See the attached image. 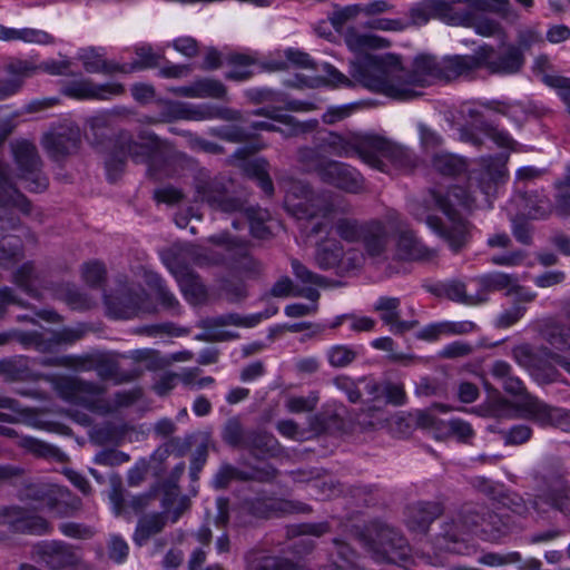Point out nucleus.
Instances as JSON below:
<instances>
[{
  "label": "nucleus",
  "mask_w": 570,
  "mask_h": 570,
  "mask_svg": "<svg viewBox=\"0 0 570 570\" xmlns=\"http://www.w3.org/2000/svg\"><path fill=\"white\" fill-rule=\"evenodd\" d=\"M489 137L499 147L514 149L515 142L510 135L503 130L491 129Z\"/></svg>",
  "instance_id": "nucleus-59"
},
{
  "label": "nucleus",
  "mask_w": 570,
  "mask_h": 570,
  "mask_svg": "<svg viewBox=\"0 0 570 570\" xmlns=\"http://www.w3.org/2000/svg\"><path fill=\"white\" fill-rule=\"evenodd\" d=\"M433 9H434V6L432 2H425V3L414 7L411 10L412 22L415 24L425 23L430 19V17L433 12Z\"/></svg>",
  "instance_id": "nucleus-49"
},
{
  "label": "nucleus",
  "mask_w": 570,
  "mask_h": 570,
  "mask_svg": "<svg viewBox=\"0 0 570 570\" xmlns=\"http://www.w3.org/2000/svg\"><path fill=\"white\" fill-rule=\"evenodd\" d=\"M189 501H164L161 513L165 517L166 522H176L180 515L188 510Z\"/></svg>",
  "instance_id": "nucleus-41"
},
{
  "label": "nucleus",
  "mask_w": 570,
  "mask_h": 570,
  "mask_svg": "<svg viewBox=\"0 0 570 570\" xmlns=\"http://www.w3.org/2000/svg\"><path fill=\"white\" fill-rule=\"evenodd\" d=\"M471 327H472V324H470V323H460V324H454V323H449V322L436 323V324H432V325L425 327L422 332V336L426 340H434L441 334L464 333V332H468Z\"/></svg>",
  "instance_id": "nucleus-32"
},
{
  "label": "nucleus",
  "mask_w": 570,
  "mask_h": 570,
  "mask_svg": "<svg viewBox=\"0 0 570 570\" xmlns=\"http://www.w3.org/2000/svg\"><path fill=\"white\" fill-rule=\"evenodd\" d=\"M33 273V267L30 264H24L19 268L16 273L14 281L17 284L21 287H23L27 292H31V287L29 284V281L31 278V275Z\"/></svg>",
  "instance_id": "nucleus-60"
},
{
  "label": "nucleus",
  "mask_w": 570,
  "mask_h": 570,
  "mask_svg": "<svg viewBox=\"0 0 570 570\" xmlns=\"http://www.w3.org/2000/svg\"><path fill=\"white\" fill-rule=\"evenodd\" d=\"M473 28L476 33L484 37L493 36L499 30L498 26L490 19H480L475 21Z\"/></svg>",
  "instance_id": "nucleus-63"
},
{
  "label": "nucleus",
  "mask_w": 570,
  "mask_h": 570,
  "mask_svg": "<svg viewBox=\"0 0 570 570\" xmlns=\"http://www.w3.org/2000/svg\"><path fill=\"white\" fill-rule=\"evenodd\" d=\"M173 47L186 57H191L197 52V43L189 37H181L174 40Z\"/></svg>",
  "instance_id": "nucleus-52"
},
{
  "label": "nucleus",
  "mask_w": 570,
  "mask_h": 570,
  "mask_svg": "<svg viewBox=\"0 0 570 570\" xmlns=\"http://www.w3.org/2000/svg\"><path fill=\"white\" fill-rule=\"evenodd\" d=\"M48 510L55 518H69L81 510V501H48Z\"/></svg>",
  "instance_id": "nucleus-37"
},
{
  "label": "nucleus",
  "mask_w": 570,
  "mask_h": 570,
  "mask_svg": "<svg viewBox=\"0 0 570 570\" xmlns=\"http://www.w3.org/2000/svg\"><path fill=\"white\" fill-rule=\"evenodd\" d=\"M253 166L256 168L254 175L256 176L258 185L265 193L271 194L273 185L265 173V164L263 161H255Z\"/></svg>",
  "instance_id": "nucleus-58"
},
{
  "label": "nucleus",
  "mask_w": 570,
  "mask_h": 570,
  "mask_svg": "<svg viewBox=\"0 0 570 570\" xmlns=\"http://www.w3.org/2000/svg\"><path fill=\"white\" fill-rule=\"evenodd\" d=\"M570 38V29L563 24L551 26L547 31V39L551 43H560Z\"/></svg>",
  "instance_id": "nucleus-54"
},
{
  "label": "nucleus",
  "mask_w": 570,
  "mask_h": 570,
  "mask_svg": "<svg viewBox=\"0 0 570 570\" xmlns=\"http://www.w3.org/2000/svg\"><path fill=\"white\" fill-rule=\"evenodd\" d=\"M550 344L560 352L570 351V337L568 331L560 330L558 334H552Z\"/></svg>",
  "instance_id": "nucleus-61"
},
{
  "label": "nucleus",
  "mask_w": 570,
  "mask_h": 570,
  "mask_svg": "<svg viewBox=\"0 0 570 570\" xmlns=\"http://www.w3.org/2000/svg\"><path fill=\"white\" fill-rule=\"evenodd\" d=\"M462 193L460 188H454L444 198L434 191L428 204L417 205L413 209V215L419 220H424L432 230L448 238L453 249H458L465 240V226L459 217L458 207L471 209L490 205V187H481L471 198L463 196Z\"/></svg>",
  "instance_id": "nucleus-4"
},
{
  "label": "nucleus",
  "mask_w": 570,
  "mask_h": 570,
  "mask_svg": "<svg viewBox=\"0 0 570 570\" xmlns=\"http://www.w3.org/2000/svg\"><path fill=\"white\" fill-rule=\"evenodd\" d=\"M330 527L326 522L321 523H301L296 525H292L287 528V537L288 538H298L291 546V550L294 554L298 557L306 556L311 553L315 548V542L313 539L307 538L306 535H313L316 538L322 537L327 533Z\"/></svg>",
  "instance_id": "nucleus-16"
},
{
  "label": "nucleus",
  "mask_w": 570,
  "mask_h": 570,
  "mask_svg": "<svg viewBox=\"0 0 570 570\" xmlns=\"http://www.w3.org/2000/svg\"><path fill=\"white\" fill-rule=\"evenodd\" d=\"M230 69L226 73V77L232 80H244L248 78L253 72V61L243 56L235 55L229 59Z\"/></svg>",
  "instance_id": "nucleus-30"
},
{
  "label": "nucleus",
  "mask_w": 570,
  "mask_h": 570,
  "mask_svg": "<svg viewBox=\"0 0 570 570\" xmlns=\"http://www.w3.org/2000/svg\"><path fill=\"white\" fill-rule=\"evenodd\" d=\"M170 273L175 276L186 299L191 304H198L205 296L203 285L185 266H176L168 263Z\"/></svg>",
  "instance_id": "nucleus-18"
},
{
  "label": "nucleus",
  "mask_w": 570,
  "mask_h": 570,
  "mask_svg": "<svg viewBox=\"0 0 570 570\" xmlns=\"http://www.w3.org/2000/svg\"><path fill=\"white\" fill-rule=\"evenodd\" d=\"M355 109L354 105H343L337 107H331L324 114L323 119L327 124H334L348 117Z\"/></svg>",
  "instance_id": "nucleus-45"
},
{
  "label": "nucleus",
  "mask_w": 570,
  "mask_h": 570,
  "mask_svg": "<svg viewBox=\"0 0 570 570\" xmlns=\"http://www.w3.org/2000/svg\"><path fill=\"white\" fill-rule=\"evenodd\" d=\"M483 281L487 286L495 289H508V294L512 296L514 305L504 311L498 318V324L500 326H511L515 322H518L524 314V306L522 303L530 302L533 299L534 295L522 287H519L514 284V282L503 273H493L485 275Z\"/></svg>",
  "instance_id": "nucleus-7"
},
{
  "label": "nucleus",
  "mask_w": 570,
  "mask_h": 570,
  "mask_svg": "<svg viewBox=\"0 0 570 570\" xmlns=\"http://www.w3.org/2000/svg\"><path fill=\"white\" fill-rule=\"evenodd\" d=\"M112 511L117 517L131 520L145 511L148 501H112Z\"/></svg>",
  "instance_id": "nucleus-36"
},
{
  "label": "nucleus",
  "mask_w": 570,
  "mask_h": 570,
  "mask_svg": "<svg viewBox=\"0 0 570 570\" xmlns=\"http://www.w3.org/2000/svg\"><path fill=\"white\" fill-rule=\"evenodd\" d=\"M316 397L315 396H297L292 397L287 402V407L291 412H306L313 410V407L316 404Z\"/></svg>",
  "instance_id": "nucleus-47"
},
{
  "label": "nucleus",
  "mask_w": 570,
  "mask_h": 570,
  "mask_svg": "<svg viewBox=\"0 0 570 570\" xmlns=\"http://www.w3.org/2000/svg\"><path fill=\"white\" fill-rule=\"evenodd\" d=\"M540 35L534 30H525L519 37V47L502 45L498 50L482 46L475 53V63L494 73L510 75L518 72L523 65L522 51L541 42Z\"/></svg>",
  "instance_id": "nucleus-5"
},
{
  "label": "nucleus",
  "mask_w": 570,
  "mask_h": 570,
  "mask_svg": "<svg viewBox=\"0 0 570 570\" xmlns=\"http://www.w3.org/2000/svg\"><path fill=\"white\" fill-rule=\"evenodd\" d=\"M249 223L250 233L257 238H264L269 234L271 226L266 225L268 213L263 209H247L245 213Z\"/></svg>",
  "instance_id": "nucleus-29"
},
{
  "label": "nucleus",
  "mask_w": 570,
  "mask_h": 570,
  "mask_svg": "<svg viewBox=\"0 0 570 570\" xmlns=\"http://www.w3.org/2000/svg\"><path fill=\"white\" fill-rule=\"evenodd\" d=\"M78 138V128L71 121H66L50 129L45 135L42 145L51 157L59 158L76 148Z\"/></svg>",
  "instance_id": "nucleus-13"
},
{
  "label": "nucleus",
  "mask_w": 570,
  "mask_h": 570,
  "mask_svg": "<svg viewBox=\"0 0 570 570\" xmlns=\"http://www.w3.org/2000/svg\"><path fill=\"white\" fill-rule=\"evenodd\" d=\"M136 53L138 57V61L136 62V65L139 68L153 66L159 58V55L155 53L149 45H141L137 47Z\"/></svg>",
  "instance_id": "nucleus-46"
},
{
  "label": "nucleus",
  "mask_w": 570,
  "mask_h": 570,
  "mask_svg": "<svg viewBox=\"0 0 570 570\" xmlns=\"http://www.w3.org/2000/svg\"><path fill=\"white\" fill-rule=\"evenodd\" d=\"M492 501L488 507L478 501L465 502L456 518L451 523V529L445 530V537L458 541L466 532H480L495 539L507 533L514 524L515 517H525L531 509L539 511V501Z\"/></svg>",
  "instance_id": "nucleus-3"
},
{
  "label": "nucleus",
  "mask_w": 570,
  "mask_h": 570,
  "mask_svg": "<svg viewBox=\"0 0 570 570\" xmlns=\"http://www.w3.org/2000/svg\"><path fill=\"white\" fill-rule=\"evenodd\" d=\"M370 537L380 553L389 562H396L407 558L409 547L406 539L395 528L384 522H373L368 529Z\"/></svg>",
  "instance_id": "nucleus-9"
},
{
  "label": "nucleus",
  "mask_w": 570,
  "mask_h": 570,
  "mask_svg": "<svg viewBox=\"0 0 570 570\" xmlns=\"http://www.w3.org/2000/svg\"><path fill=\"white\" fill-rule=\"evenodd\" d=\"M387 8V3L384 1H374L365 6L364 8H361L358 6L353 7H346L342 9L341 11L336 12L334 17L332 18L333 23L336 26L341 23L344 20L351 19L355 16H357L361 11H364L365 13L372 14V13H379L385 11Z\"/></svg>",
  "instance_id": "nucleus-28"
},
{
  "label": "nucleus",
  "mask_w": 570,
  "mask_h": 570,
  "mask_svg": "<svg viewBox=\"0 0 570 570\" xmlns=\"http://www.w3.org/2000/svg\"><path fill=\"white\" fill-rule=\"evenodd\" d=\"M178 92L187 97H223L225 94L224 86L215 80L204 79L195 82L189 87H181Z\"/></svg>",
  "instance_id": "nucleus-24"
},
{
  "label": "nucleus",
  "mask_w": 570,
  "mask_h": 570,
  "mask_svg": "<svg viewBox=\"0 0 570 570\" xmlns=\"http://www.w3.org/2000/svg\"><path fill=\"white\" fill-rule=\"evenodd\" d=\"M519 560H520V556L517 552L508 554V556H501L499 553L489 552V553L483 554L479 559V562L481 564L489 566V567H498V566H503V564L519 561Z\"/></svg>",
  "instance_id": "nucleus-43"
},
{
  "label": "nucleus",
  "mask_w": 570,
  "mask_h": 570,
  "mask_svg": "<svg viewBox=\"0 0 570 570\" xmlns=\"http://www.w3.org/2000/svg\"><path fill=\"white\" fill-rule=\"evenodd\" d=\"M285 57L287 58L288 63L299 67H311L312 60L309 56L305 52H302L296 49H286Z\"/></svg>",
  "instance_id": "nucleus-56"
},
{
  "label": "nucleus",
  "mask_w": 570,
  "mask_h": 570,
  "mask_svg": "<svg viewBox=\"0 0 570 570\" xmlns=\"http://www.w3.org/2000/svg\"><path fill=\"white\" fill-rule=\"evenodd\" d=\"M256 129L261 130H276L284 135H295L305 130L303 124L294 121L292 117L274 118L269 121H261L255 125Z\"/></svg>",
  "instance_id": "nucleus-26"
},
{
  "label": "nucleus",
  "mask_w": 570,
  "mask_h": 570,
  "mask_svg": "<svg viewBox=\"0 0 570 570\" xmlns=\"http://www.w3.org/2000/svg\"><path fill=\"white\" fill-rule=\"evenodd\" d=\"M347 47L356 55L350 73L365 88L387 97L407 100L420 95L424 81L404 69L399 57L390 53L374 55L373 49L385 46V41L372 33L351 31L346 35Z\"/></svg>",
  "instance_id": "nucleus-2"
},
{
  "label": "nucleus",
  "mask_w": 570,
  "mask_h": 570,
  "mask_svg": "<svg viewBox=\"0 0 570 570\" xmlns=\"http://www.w3.org/2000/svg\"><path fill=\"white\" fill-rule=\"evenodd\" d=\"M106 307L115 318H129L140 312L137 299L129 295L107 296Z\"/></svg>",
  "instance_id": "nucleus-22"
},
{
  "label": "nucleus",
  "mask_w": 570,
  "mask_h": 570,
  "mask_svg": "<svg viewBox=\"0 0 570 570\" xmlns=\"http://www.w3.org/2000/svg\"><path fill=\"white\" fill-rule=\"evenodd\" d=\"M334 551L332 553H336L337 558L344 562L354 563L356 558V552L344 541L338 539L333 540Z\"/></svg>",
  "instance_id": "nucleus-48"
},
{
  "label": "nucleus",
  "mask_w": 570,
  "mask_h": 570,
  "mask_svg": "<svg viewBox=\"0 0 570 570\" xmlns=\"http://www.w3.org/2000/svg\"><path fill=\"white\" fill-rule=\"evenodd\" d=\"M59 530L63 535L78 540H89L96 534L95 528L77 522H63Z\"/></svg>",
  "instance_id": "nucleus-35"
},
{
  "label": "nucleus",
  "mask_w": 570,
  "mask_h": 570,
  "mask_svg": "<svg viewBox=\"0 0 570 570\" xmlns=\"http://www.w3.org/2000/svg\"><path fill=\"white\" fill-rule=\"evenodd\" d=\"M11 205L23 214H27L29 210L28 200L12 188L7 177L0 174V207L7 208Z\"/></svg>",
  "instance_id": "nucleus-25"
},
{
  "label": "nucleus",
  "mask_w": 570,
  "mask_h": 570,
  "mask_svg": "<svg viewBox=\"0 0 570 570\" xmlns=\"http://www.w3.org/2000/svg\"><path fill=\"white\" fill-rule=\"evenodd\" d=\"M354 358V353L346 346H335L328 352V361L334 366H345Z\"/></svg>",
  "instance_id": "nucleus-42"
},
{
  "label": "nucleus",
  "mask_w": 570,
  "mask_h": 570,
  "mask_svg": "<svg viewBox=\"0 0 570 570\" xmlns=\"http://www.w3.org/2000/svg\"><path fill=\"white\" fill-rule=\"evenodd\" d=\"M347 324L351 331L354 332H370L375 326V321L365 315L350 314Z\"/></svg>",
  "instance_id": "nucleus-44"
},
{
  "label": "nucleus",
  "mask_w": 570,
  "mask_h": 570,
  "mask_svg": "<svg viewBox=\"0 0 570 570\" xmlns=\"http://www.w3.org/2000/svg\"><path fill=\"white\" fill-rule=\"evenodd\" d=\"M108 557L116 563L126 561L129 553V546L119 534H111L107 542Z\"/></svg>",
  "instance_id": "nucleus-33"
},
{
  "label": "nucleus",
  "mask_w": 570,
  "mask_h": 570,
  "mask_svg": "<svg viewBox=\"0 0 570 570\" xmlns=\"http://www.w3.org/2000/svg\"><path fill=\"white\" fill-rule=\"evenodd\" d=\"M317 170L323 179L342 189L355 191L360 188L358 174L342 163L327 161L321 164Z\"/></svg>",
  "instance_id": "nucleus-17"
},
{
  "label": "nucleus",
  "mask_w": 570,
  "mask_h": 570,
  "mask_svg": "<svg viewBox=\"0 0 570 570\" xmlns=\"http://www.w3.org/2000/svg\"><path fill=\"white\" fill-rule=\"evenodd\" d=\"M32 70V67L27 62H20L16 69L19 73L14 76L7 85L0 86V99H4L18 91L22 83V77L28 76Z\"/></svg>",
  "instance_id": "nucleus-38"
},
{
  "label": "nucleus",
  "mask_w": 570,
  "mask_h": 570,
  "mask_svg": "<svg viewBox=\"0 0 570 570\" xmlns=\"http://www.w3.org/2000/svg\"><path fill=\"white\" fill-rule=\"evenodd\" d=\"M121 91L122 87L118 83L95 86L88 81L73 83L67 89V94L77 99H108Z\"/></svg>",
  "instance_id": "nucleus-19"
},
{
  "label": "nucleus",
  "mask_w": 570,
  "mask_h": 570,
  "mask_svg": "<svg viewBox=\"0 0 570 570\" xmlns=\"http://www.w3.org/2000/svg\"><path fill=\"white\" fill-rule=\"evenodd\" d=\"M0 40H21L27 43L46 45L51 41V37L47 32L38 29H12L0 26Z\"/></svg>",
  "instance_id": "nucleus-23"
},
{
  "label": "nucleus",
  "mask_w": 570,
  "mask_h": 570,
  "mask_svg": "<svg viewBox=\"0 0 570 570\" xmlns=\"http://www.w3.org/2000/svg\"><path fill=\"white\" fill-rule=\"evenodd\" d=\"M16 163L19 167L21 184L31 191H41L47 187V178L38 169L35 147L28 141H20L13 147Z\"/></svg>",
  "instance_id": "nucleus-10"
},
{
  "label": "nucleus",
  "mask_w": 570,
  "mask_h": 570,
  "mask_svg": "<svg viewBox=\"0 0 570 570\" xmlns=\"http://www.w3.org/2000/svg\"><path fill=\"white\" fill-rule=\"evenodd\" d=\"M104 266L98 262L88 263L83 267V276L88 283H98L104 276Z\"/></svg>",
  "instance_id": "nucleus-55"
},
{
  "label": "nucleus",
  "mask_w": 570,
  "mask_h": 570,
  "mask_svg": "<svg viewBox=\"0 0 570 570\" xmlns=\"http://www.w3.org/2000/svg\"><path fill=\"white\" fill-rule=\"evenodd\" d=\"M135 100L139 102H148L154 98V89L145 83H137L131 89Z\"/></svg>",
  "instance_id": "nucleus-64"
},
{
  "label": "nucleus",
  "mask_w": 570,
  "mask_h": 570,
  "mask_svg": "<svg viewBox=\"0 0 570 570\" xmlns=\"http://www.w3.org/2000/svg\"><path fill=\"white\" fill-rule=\"evenodd\" d=\"M37 554L50 570H92L83 561L78 548L63 541H45L37 546Z\"/></svg>",
  "instance_id": "nucleus-6"
},
{
  "label": "nucleus",
  "mask_w": 570,
  "mask_h": 570,
  "mask_svg": "<svg viewBox=\"0 0 570 570\" xmlns=\"http://www.w3.org/2000/svg\"><path fill=\"white\" fill-rule=\"evenodd\" d=\"M421 144L424 148H433L441 141L439 135L423 124L417 126Z\"/></svg>",
  "instance_id": "nucleus-50"
},
{
  "label": "nucleus",
  "mask_w": 570,
  "mask_h": 570,
  "mask_svg": "<svg viewBox=\"0 0 570 570\" xmlns=\"http://www.w3.org/2000/svg\"><path fill=\"white\" fill-rule=\"evenodd\" d=\"M216 115V111L208 107H199V108H186L180 111V116L186 119L191 120H203L213 118Z\"/></svg>",
  "instance_id": "nucleus-51"
},
{
  "label": "nucleus",
  "mask_w": 570,
  "mask_h": 570,
  "mask_svg": "<svg viewBox=\"0 0 570 570\" xmlns=\"http://www.w3.org/2000/svg\"><path fill=\"white\" fill-rule=\"evenodd\" d=\"M400 301L394 297H380L374 304V311H376L381 320L391 326L393 331H404L412 326L411 323L400 322Z\"/></svg>",
  "instance_id": "nucleus-20"
},
{
  "label": "nucleus",
  "mask_w": 570,
  "mask_h": 570,
  "mask_svg": "<svg viewBox=\"0 0 570 570\" xmlns=\"http://www.w3.org/2000/svg\"><path fill=\"white\" fill-rule=\"evenodd\" d=\"M323 70L325 72L324 78H314L308 83H306V86L318 87L321 85H325L333 88L351 86V80L334 67L325 63L323 65Z\"/></svg>",
  "instance_id": "nucleus-27"
},
{
  "label": "nucleus",
  "mask_w": 570,
  "mask_h": 570,
  "mask_svg": "<svg viewBox=\"0 0 570 570\" xmlns=\"http://www.w3.org/2000/svg\"><path fill=\"white\" fill-rule=\"evenodd\" d=\"M0 524L9 527L13 532L41 535L50 530L49 522L33 511L18 505L0 509Z\"/></svg>",
  "instance_id": "nucleus-11"
},
{
  "label": "nucleus",
  "mask_w": 570,
  "mask_h": 570,
  "mask_svg": "<svg viewBox=\"0 0 570 570\" xmlns=\"http://www.w3.org/2000/svg\"><path fill=\"white\" fill-rule=\"evenodd\" d=\"M292 267L295 276L305 285V287L299 292V295L305 296L311 301L309 304L297 303L286 307L287 316L299 317L307 315L316 309L315 302L318 297L317 287L322 286V278L309 272L297 261L292 262Z\"/></svg>",
  "instance_id": "nucleus-12"
},
{
  "label": "nucleus",
  "mask_w": 570,
  "mask_h": 570,
  "mask_svg": "<svg viewBox=\"0 0 570 570\" xmlns=\"http://www.w3.org/2000/svg\"><path fill=\"white\" fill-rule=\"evenodd\" d=\"M406 23L401 20H392V19H374L371 22V27L374 29L385 30V31H401L405 28Z\"/></svg>",
  "instance_id": "nucleus-57"
},
{
  "label": "nucleus",
  "mask_w": 570,
  "mask_h": 570,
  "mask_svg": "<svg viewBox=\"0 0 570 570\" xmlns=\"http://www.w3.org/2000/svg\"><path fill=\"white\" fill-rule=\"evenodd\" d=\"M65 475L82 494L89 493V483L83 475L73 470H66Z\"/></svg>",
  "instance_id": "nucleus-62"
},
{
  "label": "nucleus",
  "mask_w": 570,
  "mask_h": 570,
  "mask_svg": "<svg viewBox=\"0 0 570 570\" xmlns=\"http://www.w3.org/2000/svg\"><path fill=\"white\" fill-rule=\"evenodd\" d=\"M422 254L421 245L412 233H402L397 239V255L403 259H414Z\"/></svg>",
  "instance_id": "nucleus-31"
},
{
  "label": "nucleus",
  "mask_w": 570,
  "mask_h": 570,
  "mask_svg": "<svg viewBox=\"0 0 570 570\" xmlns=\"http://www.w3.org/2000/svg\"><path fill=\"white\" fill-rule=\"evenodd\" d=\"M464 160L455 155L442 153L435 158V167L446 175H455L464 168Z\"/></svg>",
  "instance_id": "nucleus-34"
},
{
  "label": "nucleus",
  "mask_w": 570,
  "mask_h": 570,
  "mask_svg": "<svg viewBox=\"0 0 570 570\" xmlns=\"http://www.w3.org/2000/svg\"><path fill=\"white\" fill-rule=\"evenodd\" d=\"M531 436L530 428L525 425H518L510 430L507 435V443L510 444H521L528 441Z\"/></svg>",
  "instance_id": "nucleus-53"
},
{
  "label": "nucleus",
  "mask_w": 570,
  "mask_h": 570,
  "mask_svg": "<svg viewBox=\"0 0 570 570\" xmlns=\"http://www.w3.org/2000/svg\"><path fill=\"white\" fill-rule=\"evenodd\" d=\"M165 524L166 520L161 512L141 518L134 533L135 543L139 547L144 546L150 537L159 533Z\"/></svg>",
  "instance_id": "nucleus-21"
},
{
  "label": "nucleus",
  "mask_w": 570,
  "mask_h": 570,
  "mask_svg": "<svg viewBox=\"0 0 570 570\" xmlns=\"http://www.w3.org/2000/svg\"><path fill=\"white\" fill-rule=\"evenodd\" d=\"M525 413L529 417L542 426H556L563 431H570V412L551 407L537 399H528Z\"/></svg>",
  "instance_id": "nucleus-14"
},
{
  "label": "nucleus",
  "mask_w": 570,
  "mask_h": 570,
  "mask_svg": "<svg viewBox=\"0 0 570 570\" xmlns=\"http://www.w3.org/2000/svg\"><path fill=\"white\" fill-rule=\"evenodd\" d=\"M239 524L249 522L245 512L257 518L283 517L291 513H306L311 507L301 501H239L237 508H233Z\"/></svg>",
  "instance_id": "nucleus-8"
},
{
  "label": "nucleus",
  "mask_w": 570,
  "mask_h": 570,
  "mask_svg": "<svg viewBox=\"0 0 570 570\" xmlns=\"http://www.w3.org/2000/svg\"><path fill=\"white\" fill-rule=\"evenodd\" d=\"M443 512L439 501H414L406 510V525L416 533H426L431 523Z\"/></svg>",
  "instance_id": "nucleus-15"
},
{
  "label": "nucleus",
  "mask_w": 570,
  "mask_h": 570,
  "mask_svg": "<svg viewBox=\"0 0 570 570\" xmlns=\"http://www.w3.org/2000/svg\"><path fill=\"white\" fill-rule=\"evenodd\" d=\"M80 59L82 60L83 67L88 72H101L106 71L107 66L102 57L94 49L85 50Z\"/></svg>",
  "instance_id": "nucleus-40"
},
{
  "label": "nucleus",
  "mask_w": 570,
  "mask_h": 570,
  "mask_svg": "<svg viewBox=\"0 0 570 570\" xmlns=\"http://www.w3.org/2000/svg\"><path fill=\"white\" fill-rule=\"evenodd\" d=\"M285 205L298 219H311L317 238L315 261L322 268H337L343 272L355 268L363 259L360 244L372 256L380 254L384 246V236L379 225L364 228L348 219H336L328 208L309 213L305 205L295 202L293 193L287 194Z\"/></svg>",
  "instance_id": "nucleus-1"
},
{
  "label": "nucleus",
  "mask_w": 570,
  "mask_h": 570,
  "mask_svg": "<svg viewBox=\"0 0 570 570\" xmlns=\"http://www.w3.org/2000/svg\"><path fill=\"white\" fill-rule=\"evenodd\" d=\"M543 82L557 90L570 111V79L561 76H544Z\"/></svg>",
  "instance_id": "nucleus-39"
}]
</instances>
